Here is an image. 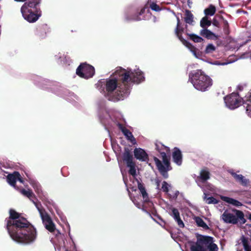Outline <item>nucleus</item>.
Masks as SVG:
<instances>
[{"label":"nucleus","instance_id":"f257e3e1","mask_svg":"<svg viewBox=\"0 0 251 251\" xmlns=\"http://www.w3.org/2000/svg\"><path fill=\"white\" fill-rule=\"evenodd\" d=\"M10 216L6 220V228L11 238L15 242L29 244L36 239L34 227L15 210L9 211Z\"/></svg>","mask_w":251,"mask_h":251},{"label":"nucleus","instance_id":"f03ea898","mask_svg":"<svg viewBox=\"0 0 251 251\" xmlns=\"http://www.w3.org/2000/svg\"><path fill=\"white\" fill-rule=\"evenodd\" d=\"M113 77L104 81L105 86V96L109 100L118 101L123 100L130 94L129 88L123 83L119 76L113 73Z\"/></svg>","mask_w":251,"mask_h":251},{"label":"nucleus","instance_id":"7ed1b4c3","mask_svg":"<svg viewBox=\"0 0 251 251\" xmlns=\"http://www.w3.org/2000/svg\"><path fill=\"white\" fill-rule=\"evenodd\" d=\"M115 75L120 77L121 81L128 86L130 91L132 83L139 84L145 79L144 73L138 68L125 69L121 67H117Z\"/></svg>","mask_w":251,"mask_h":251},{"label":"nucleus","instance_id":"20e7f679","mask_svg":"<svg viewBox=\"0 0 251 251\" xmlns=\"http://www.w3.org/2000/svg\"><path fill=\"white\" fill-rule=\"evenodd\" d=\"M16 1H26L21 7L23 18L29 23L36 22L41 16L39 7L40 0H15Z\"/></svg>","mask_w":251,"mask_h":251},{"label":"nucleus","instance_id":"39448f33","mask_svg":"<svg viewBox=\"0 0 251 251\" xmlns=\"http://www.w3.org/2000/svg\"><path fill=\"white\" fill-rule=\"evenodd\" d=\"M20 192L23 195L27 197L33 201L39 212L45 228L50 232L55 235L56 237L61 236L60 232L56 229L55 226L49 215L44 210L41 208L38 204L32 199L34 197V194L32 191L28 189H22L20 190Z\"/></svg>","mask_w":251,"mask_h":251},{"label":"nucleus","instance_id":"423d86ee","mask_svg":"<svg viewBox=\"0 0 251 251\" xmlns=\"http://www.w3.org/2000/svg\"><path fill=\"white\" fill-rule=\"evenodd\" d=\"M188 81L195 89L202 92L208 90L212 85V79L201 70L190 72Z\"/></svg>","mask_w":251,"mask_h":251},{"label":"nucleus","instance_id":"0eeeda50","mask_svg":"<svg viewBox=\"0 0 251 251\" xmlns=\"http://www.w3.org/2000/svg\"><path fill=\"white\" fill-rule=\"evenodd\" d=\"M155 146L156 149L161 154L162 161L156 157H154V161L159 172L165 178H167L168 177V171L172 169L169 159L166 155V153L170 152V149L161 143H156Z\"/></svg>","mask_w":251,"mask_h":251},{"label":"nucleus","instance_id":"6e6552de","mask_svg":"<svg viewBox=\"0 0 251 251\" xmlns=\"http://www.w3.org/2000/svg\"><path fill=\"white\" fill-rule=\"evenodd\" d=\"M225 102L227 107L230 109H234L241 105L243 99L237 93H232L225 98ZM246 105L248 115L251 117V93L248 94L243 100Z\"/></svg>","mask_w":251,"mask_h":251},{"label":"nucleus","instance_id":"1a4fd4ad","mask_svg":"<svg viewBox=\"0 0 251 251\" xmlns=\"http://www.w3.org/2000/svg\"><path fill=\"white\" fill-rule=\"evenodd\" d=\"M220 220L224 223L235 225L239 222L241 224L246 223L243 212L235 209H226L220 216Z\"/></svg>","mask_w":251,"mask_h":251},{"label":"nucleus","instance_id":"9d476101","mask_svg":"<svg viewBox=\"0 0 251 251\" xmlns=\"http://www.w3.org/2000/svg\"><path fill=\"white\" fill-rule=\"evenodd\" d=\"M191 251H218L217 245L214 243L213 238L210 236H201L191 245Z\"/></svg>","mask_w":251,"mask_h":251},{"label":"nucleus","instance_id":"9b49d317","mask_svg":"<svg viewBox=\"0 0 251 251\" xmlns=\"http://www.w3.org/2000/svg\"><path fill=\"white\" fill-rule=\"evenodd\" d=\"M76 74L82 78L88 79L94 75L95 69L91 65L86 63H82L77 68Z\"/></svg>","mask_w":251,"mask_h":251},{"label":"nucleus","instance_id":"f8f14e48","mask_svg":"<svg viewBox=\"0 0 251 251\" xmlns=\"http://www.w3.org/2000/svg\"><path fill=\"white\" fill-rule=\"evenodd\" d=\"M7 181L15 188H16L15 183L17 181H19L21 183H24V180L20 173L18 172H14L12 174H8L7 176Z\"/></svg>","mask_w":251,"mask_h":251},{"label":"nucleus","instance_id":"ddd939ff","mask_svg":"<svg viewBox=\"0 0 251 251\" xmlns=\"http://www.w3.org/2000/svg\"><path fill=\"white\" fill-rule=\"evenodd\" d=\"M169 214L173 217L179 227L183 228L184 227V224L180 218L179 212L177 209L174 207H171L170 208Z\"/></svg>","mask_w":251,"mask_h":251},{"label":"nucleus","instance_id":"4468645a","mask_svg":"<svg viewBox=\"0 0 251 251\" xmlns=\"http://www.w3.org/2000/svg\"><path fill=\"white\" fill-rule=\"evenodd\" d=\"M119 127L128 141L131 142L132 145H136L137 144L135 138L134 137L132 133L128 129L122 126L121 125H119Z\"/></svg>","mask_w":251,"mask_h":251},{"label":"nucleus","instance_id":"2eb2a0df","mask_svg":"<svg viewBox=\"0 0 251 251\" xmlns=\"http://www.w3.org/2000/svg\"><path fill=\"white\" fill-rule=\"evenodd\" d=\"M173 160L177 165L180 166L182 162V155L180 150L175 148L172 153Z\"/></svg>","mask_w":251,"mask_h":251},{"label":"nucleus","instance_id":"dca6fc26","mask_svg":"<svg viewBox=\"0 0 251 251\" xmlns=\"http://www.w3.org/2000/svg\"><path fill=\"white\" fill-rule=\"evenodd\" d=\"M229 172L234 178L237 182L243 186H247L249 183V180L246 178L242 175L237 174L233 171H229Z\"/></svg>","mask_w":251,"mask_h":251},{"label":"nucleus","instance_id":"f3484780","mask_svg":"<svg viewBox=\"0 0 251 251\" xmlns=\"http://www.w3.org/2000/svg\"><path fill=\"white\" fill-rule=\"evenodd\" d=\"M135 157L142 161H145L148 159V155L146 151L141 148H135L134 150Z\"/></svg>","mask_w":251,"mask_h":251},{"label":"nucleus","instance_id":"a211bd4d","mask_svg":"<svg viewBox=\"0 0 251 251\" xmlns=\"http://www.w3.org/2000/svg\"><path fill=\"white\" fill-rule=\"evenodd\" d=\"M181 42L189 50L196 58H200L201 56V51H198V49L185 40H183Z\"/></svg>","mask_w":251,"mask_h":251},{"label":"nucleus","instance_id":"6ab92c4d","mask_svg":"<svg viewBox=\"0 0 251 251\" xmlns=\"http://www.w3.org/2000/svg\"><path fill=\"white\" fill-rule=\"evenodd\" d=\"M136 181L137 183L138 188L140 191V193L142 195L144 202H149L150 199L143 184L140 182L137 179H136Z\"/></svg>","mask_w":251,"mask_h":251},{"label":"nucleus","instance_id":"aec40b11","mask_svg":"<svg viewBox=\"0 0 251 251\" xmlns=\"http://www.w3.org/2000/svg\"><path fill=\"white\" fill-rule=\"evenodd\" d=\"M99 115L101 119H107L108 117L112 120H116L114 116L111 114L110 112L108 111L105 106L99 109Z\"/></svg>","mask_w":251,"mask_h":251},{"label":"nucleus","instance_id":"412c9836","mask_svg":"<svg viewBox=\"0 0 251 251\" xmlns=\"http://www.w3.org/2000/svg\"><path fill=\"white\" fill-rule=\"evenodd\" d=\"M220 198L225 202L236 207H239L243 205L241 202L231 198L221 196Z\"/></svg>","mask_w":251,"mask_h":251},{"label":"nucleus","instance_id":"4be33fe9","mask_svg":"<svg viewBox=\"0 0 251 251\" xmlns=\"http://www.w3.org/2000/svg\"><path fill=\"white\" fill-rule=\"evenodd\" d=\"M177 19V25L175 29V33L178 38L181 42L184 39L182 37V33L183 32V28L180 26V21L178 17H176Z\"/></svg>","mask_w":251,"mask_h":251},{"label":"nucleus","instance_id":"5701e85b","mask_svg":"<svg viewBox=\"0 0 251 251\" xmlns=\"http://www.w3.org/2000/svg\"><path fill=\"white\" fill-rule=\"evenodd\" d=\"M200 34L202 36L205 37V38L207 39H213L214 38H216L217 36L215 35V34L212 32V31H210L209 30L207 29L206 28H202L200 31Z\"/></svg>","mask_w":251,"mask_h":251},{"label":"nucleus","instance_id":"b1692460","mask_svg":"<svg viewBox=\"0 0 251 251\" xmlns=\"http://www.w3.org/2000/svg\"><path fill=\"white\" fill-rule=\"evenodd\" d=\"M184 21L186 23L193 25L194 23V16L189 10H185Z\"/></svg>","mask_w":251,"mask_h":251},{"label":"nucleus","instance_id":"393cba45","mask_svg":"<svg viewBox=\"0 0 251 251\" xmlns=\"http://www.w3.org/2000/svg\"><path fill=\"white\" fill-rule=\"evenodd\" d=\"M241 241L245 251H251V244L248 238L244 236L241 237Z\"/></svg>","mask_w":251,"mask_h":251},{"label":"nucleus","instance_id":"a878e982","mask_svg":"<svg viewBox=\"0 0 251 251\" xmlns=\"http://www.w3.org/2000/svg\"><path fill=\"white\" fill-rule=\"evenodd\" d=\"M132 159V156L129 151L128 150L125 151L123 154V160L126 162V165H129L130 164L133 163Z\"/></svg>","mask_w":251,"mask_h":251},{"label":"nucleus","instance_id":"bb28decb","mask_svg":"<svg viewBox=\"0 0 251 251\" xmlns=\"http://www.w3.org/2000/svg\"><path fill=\"white\" fill-rule=\"evenodd\" d=\"M194 220L198 226L202 227L204 229H208V226L201 217H195Z\"/></svg>","mask_w":251,"mask_h":251},{"label":"nucleus","instance_id":"cd10ccee","mask_svg":"<svg viewBox=\"0 0 251 251\" xmlns=\"http://www.w3.org/2000/svg\"><path fill=\"white\" fill-rule=\"evenodd\" d=\"M211 25V22L207 16L203 17L200 21V26L202 28H206Z\"/></svg>","mask_w":251,"mask_h":251},{"label":"nucleus","instance_id":"c85d7f7f","mask_svg":"<svg viewBox=\"0 0 251 251\" xmlns=\"http://www.w3.org/2000/svg\"><path fill=\"white\" fill-rule=\"evenodd\" d=\"M215 12H216V8L215 7L211 4L208 7H207V8L205 9V10H204V14L205 15V16H213L215 14Z\"/></svg>","mask_w":251,"mask_h":251},{"label":"nucleus","instance_id":"c756f323","mask_svg":"<svg viewBox=\"0 0 251 251\" xmlns=\"http://www.w3.org/2000/svg\"><path fill=\"white\" fill-rule=\"evenodd\" d=\"M204 195L203 200L207 204H217L218 203L219 201L213 197H207L205 191H204Z\"/></svg>","mask_w":251,"mask_h":251},{"label":"nucleus","instance_id":"7c9ffc66","mask_svg":"<svg viewBox=\"0 0 251 251\" xmlns=\"http://www.w3.org/2000/svg\"><path fill=\"white\" fill-rule=\"evenodd\" d=\"M190 39L193 40L195 43H201L203 41V39L200 36L195 34H188Z\"/></svg>","mask_w":251,"mask_h":251},{"label":"nucleus","instance_id":"2f4dec72","mask_svg":"<svg viewBox=\"0 0 251 251\" xmlns=\"http://www.w3.org/2000/svg\"><path fill=\"white\" fill-rule=\"evenodd\" d=\"M201 178L203 181H205L209 178V173L206 170H203L201 172Z\"/></svg>","mask_w":251,"mask_h":251},{"label":"nucleus","instance_id":"473e14b6","mask_svg":"<svg viewBox=\"0 0 251 251\" xmlns=\"http://www.w3.org/2000/svg\"><path fill=\"white\" fill-rule=\"evenodd\" d=\"M171 188V185L168 184L167 182L164 181L162 183L161 190L165 193H168L170 189Z\"/></svg>","mask_w":251,"mask_h":251},{"label":"nucleus","instance_id":"72a5a7b5","mask_svg":"<svg viewBox=\"0 0 251 251\" xmlns=\"http://www.w3.org/2000/svg\"><path fill=\"white\" fill-rule=\"evenodd\" d=\"M127 166L129 168V174L132 175V176L135 177L136 175V170L135 169L134 163L130 164L129 165H128Z\"/></svg>","mask_w":251,"mask_h":251},{"label":"nucleus","instance_id":"f704fd0d","mask_svg":"<svg viewBox=\"0 0 251 251\" xmlns=\"http://www.w3.org/2000/svg\"><path fill=\"white\" fill-rule=\"evenodd\" d=\"M215 50L216 48L212 44H209L206 47L205 53L207 54L212 53Z\"/></svg>","mask_w":251,"mask_h":251},{"label":"nucleus","instance_id":"c9c22d12","mask_svg":"<svg viewBox=\"0 0 251 251\" xmlns=\"http://www.w3.org/2000/svg\"><path fill=\"white\" fill-rule=\"evenodd\" d=\"M150 8L151 10L155 11H159L161 9L160 8L159 6L156 4L155 3H151L150 5Z\"/></svg>","mask_w":251,"mask_h":251},{"label":"nucleus","instance_id":"e433bc0d","mask_svg":"<svg viewBox=\"0 0 251 251\" xmlns=\"http://www.w3.org/2000/svg\"><path fill=\"white\" fill-rule=\"evenodd\" d=\"M207 189H208L210 191H211L213 193H214L216 192L215 187L211 184H208L207 185Z\"/></svg>","mask_w":251,"mask_h":251},{"label":"nucleus","instance_id":"4c0bfd02","mask_svg":"<svg viewBox=\"0 0 251 251\" xmlns=\"http://www.w3.org/2000/svg\"><path fill=\"white\" fill-rule=\"evenodd\" d=\"M179 194V192L178 191H176L173 194H170V197L173 199H176L177 197L178 196Z\"/></svg>","mask_w":251,"mask_h":251},{"label":"nucleus","instance_id":"58836bf2","mask_svg":"<svg viewBox=\"0 0 251 251\" xmlns=\"http://www.w3.org/2000/svg\"><path fill=\"white\" fill-rule=\"evenodd\" d=\"M155 184L156 185V189L158 190L160 189L159 185H160V181L159 179H156L155 180Z\"/></svg>","mask_w":251,"mask_h":251},{"label":"nucleus","instance_id":"ea45409f","mask_svg":"<svg viewBox=\"0 0 251 251\" xmlns=\"http://www.w3.org/2000/svg\"><path fill=\"white\" fill-rule=\"evenodd\" d=\"M56 251H68V250L66 249L65 247H62L57 248Z\"/></svg>","mask_w":251,"mask_h":251},{"label":"nucleus","instance_id":"a19ab883","mask_svg":"<svg viewBox=\"0 0 251 251\" xmlns=\"http://www.w3.org/2000/svg\"><path fill=\"white\" fill-rule=\"evenodd\" d=\"M61 57V54L60 53H58V54L54 55V59L56 60H59Z\"/></svg>","mask_w":251,"mask_h":251},{"label":"nucleus","instance_id":"79ce46f5","mask_svg":"<svg viewBox=\"0 0 251 251\" xmlns=\"http://www.w3.org/2000/svg\"><path fill=\"white\" fill-rule=\"evenodd\" d=\"M193 2L192 0H187V4L189 8H191L192 7V4Z\"/></svg>","mask_w":251,"mask_h":251},{"label":"nucleus","instance_id":"37998d69","mask_svg":"<svg viewBox=\"0 0 251 251\" xmlns=\"http://www.w3.org/2000/svg\"><path fill=\"white\" fill-rule=\"evenodd\" d=\"M214 64H216V65H225L228 64V62H224V63H221L216 62Z\"/></svg>","mask_w":251,"mask_h":251},{"label":"nucleus","instance_id":"c03bdc74","mask_svg":"<svg viewBox=\"0 0 251 251\" xmlns=\"http://www.w3.org/2000/svg\"><path fill=\"white\" fill-rule=\"evenodd\" d=\"M224 24L225 28L228 27V23L227 21H226V20L224 21Z\"/></svg>","mask_w":251,"mask_h":251},{"label":"nucleus","instance_id":"a18cd8bd","mask_svg":"<svg viewBox=\"0 0 251 251\" xmlns=\"http://www.w3.org/2000/svg\"><path fill=\"white\" fill-rule=\"evenodd\" d=\"M130 199L131 200V201H133V202L138 207H140L139 206V204L136 203V201H135V199H132L131 197H130Z\"/></svg>","mask_w":251,"mask_h":251},{"label":"nucleus","instance_id":"49530a36","mask_svg":"<svg viewBox=\"0 0 251 251\" xmlns=\"http://www.w3.org/2000/svg\"><path fill=\"white\" fill-rule=\"evenodd\" d=\"M145 8H142V9L141 10V11H140V13H139V15H141L142 14H143V13L145 12Z\"/></svg>","mask_w":251,"mask_h":251},{"label":"nucleus","instance_id":"de8ad7c7","mask_svg":"<svg viewBox=\"0 0 251 251\" xmlns=\"http://www.w3.org/2000/svg\"><path fill=\"white\" fill-rule=\"evenodd\" d=\"M133 19L134 20L139 21V20H141L144 19L143 18H141L139 17V16H137V17H136L135 18H133Z\"/></svg>","mask_w":251,"mask_h":251},{"label":"nucleus","instance_id":"09e8293b","mask_svg":"<svg viewBox=\"0 0 251 251\" xmlns=\"http://www.w3.org/2000/svg\"><path fill=\"white\" fill-rule=\"evenodd\" d=\"M36 185L37 186L36 191L38 193H39L40 190V186H38V184H36Z\"/></svg>","mask_w":251,"mask_h":251},{"label":"nucleus","instance_id":"8fccbe9b","mask_svg":"<svg viewBox=\"0 0 251 251\" xmlns=\"http://www.w3.org/2000/svg\"><path fill=\"white\" fill-rule=\"evenodd\" d=\"M123 179H124V182H125V184H126V180H125V177H124V178H123Z\"/></svg>","mask_w":251,"mask_h":251},{"label":"nucleus","instance_id":"3c124183","mask_svg":"<svg viewBox=\"0 0 251 251\" xmlns=\"http://www.w3.org/2000/svg\"><path fill=\"white\" fill-rule=\"evenodd\" d=\"M249 219L251 220V213L249 214Z\"/></svg>","mask_w":251,"mask_h":251},{"label":"nucleus","instance_id":"603ef678","mask_svg":"<svg viewBox=\"0 0 251 251\" xmlns=\"http://www.w3.org/2000/svg\"><path fill=\"white\" fill-rule=\"evenodd\" d=\"M216 23H217V22L216 21H214V22H213V24L216 25Z\"/></svg>","mask_w":251,"mask_h":251},{"label":"nucleus","instance_id":"864d4df0","mask_svg":"<svg viewBox=\"0 0 251 251\" xmlns=\"http://www.w3.org/2000/svg\"><path fill=\"white\" fill-rule=\"evenodd\" d=\"M155 21H156V18L154 17V22H155Z\"/></svg>","mask_w":251,"mask_h":251}]
</instances>
